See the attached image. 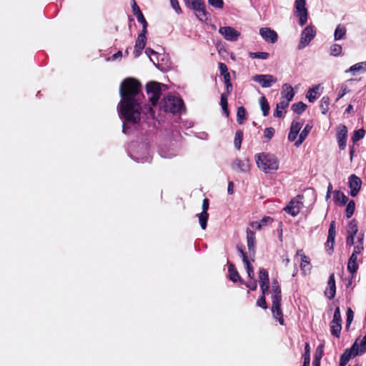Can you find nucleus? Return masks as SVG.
Listing matches in <instances>:
<instances>
[{"label": "nucleus", "mask_w": 366, "mask_h": 366, "mask_svg": "<svg viewBox=\"0 0 366 366\" xmlns=\"http://www.w3.org/2000/svg\"><path fill=\"white\" fill-rule=\"evenodd\" d=\"M257 306L262 307L264 310L267 309L268 305L266 301V297L264 296H259L256 302Z\"/></svg>", "instance_id": "53"}, {"label": "nucleus", "mask_w": 366, "mask_h": 366, "mask_svg": "<svg viewBox=\"0 0 366 366\" xmlns=\"http://www.w3.org/2000/svg\"><path fill=\"white\" fill-rule=\"evenodd\" d=\"M336 294V285H335V274H330L328 282L327 287L325 291V296L327 297L329 300H332L335 297Z\"/></svg>", "instance_id": "19"}, {"label": "nucleus", "mask_w": 366, "mask_h": 366, "mask_svg": "<svg viewBox=\"0 0 366 366\" xmlns=\"http://www.w3.org/2000/svg\"><path fill=\"white\" fill-rule=\"evenodd\" d=\"M342 322V321L332 320L330 323L331 335L337 338L340 337Z\"/></svg>", "instance_id": "26"}, {"label": "nucleus", "mask_w": 366, "mask_h": 366, "mask_svg": "<svg viewBox=\"0 0 366 366\" xmlns=\"http://www.w3.org/2000/svg\"><path fill=\"white\" fill-rule=\"evenodd\" d=\"M164 84L157 81H149L146 85L149 100L152 106H156L162 95V86Z\"/></svg>", "instance_id": "5"}, {"label": "nucleus", "mask_w": 366, "mask_h": 366, "mask_svg": "<svg viewBox=\"0 0 366 366\" xmlns=\"http://www.w3.org/2000/svg\"><path fill=\"white\" fill-rule=\"evenodd\" d=\"M245 285L247 288L252 291L256 290L257 287V283L254 278L250 279L249 281L245 283Z\"/></svg>", "instance_id": "57"}, {"label": "nucleus", "mask_w": 366, "mask_h": 366, "mask_svg": "<svg viewBox=\"0 0 366 366\" xmlns=\"http://www.w3.org/2000/svg\"><path fill=\"white\" fill-rule=\"evenodd\" d=\"M219 31L227 41H237L240 36V33L231 26L220 27Z\"/></svg>", "instance_id": "16"}, {"label": "nucleus", "mask_w": 366, "mask_h": 366, "mask_svg": "<svg viewBox=\"0 0 366 366\" xmlns=\"http://www.w3.org/2000/svg\"><path fill=\"white\" fill-rule=\"evenodd\" d=\"M259 222L261 223V226L263 228L264 227H266L267 225L271 224L273 222V219L270 217H264Z\"/></svg>", "instance_id": "61"}, {"label": "nucleus", "mask_w": 366, "mask_h": 366, "mask_svg": "<svg viewBox=\"0 0 366 366\" xmlns=\"http://www.w3.org/2000/svg\"><path fill=\"white\" fill-rule=\"evenodd\" d=\"M132 8L133 14L137 17V21L142 24V29H147V21L145 19L141 9H139L135 0H132Z\"/></svg>", "instance_id": "20"}, {"label": "nucleus", "mask_w": 366, "mask_h": 366, "mask_svg": "<svg viewBox=\"0 0 366 366\" xmlns=\"http://www.w3.org/2000/svg\"><path fill=\"white\" fill-rule=\"evenodd\" d=\"M330 98L327 96H324L320 102V109L322 114H326L329 109Z\"/></svg>", "instance_id": "41"}, {"label": "nucleus", "mask_w": 366, "mask_h": 366, "mask_svg": "<svg viewBox=\"0 0 366 366\" xmlns=\"http://www.w3.org/2000/svg\"><path fill=\"white\" fill-rule=\"evenodd\" d=\"M332 320L342 321L341 312H340V309L339 307H336L335 312H334L333 318Z\"/></svg>", "instance_id": "63"}, {"label": "nucleus", "mask_w": 366, "mask_h": 366, "mask_svg": "<svg viewBox=\"0 0 366 366\" xmlns=\"http://www.w3.org/2000/svg\"><path fill=\"white\" fill-rule=\"evenodd\" d=\"M247 111L244 107H239L237 111V122L242 124L246 119Z\"/></svg>", "instance_id": "37"}, {"label": "nucleus", "mask_w": 366, "mask_h": 366, "mask_svg": "<svg viewBox=\"0 0 366 366\" xmlns=\"http://www.w3.org/2000/svg\"><path fill=\"white\" fill-rule=\"evenodd\" d=\"M297 256H300L301 258V263H300V268L302 271H305L307 269H310V268H307L308 265L310 264V258L305 255V254L303 252L302 249H298L297 251Z\"/></svg>", "instance_id": "29"}, {"label": "nucleus", "mask_w": 366, "mask_h": 366, "mask_svg": "<svg viewBox=\"0 0 366 366\" xmlns=\"http://www.w3.org/2000/svg\"><path fill=\"white\" fill-rule=\"evenodd\" d=\"M335 236V222L332 221L330 224L327 239L325 243V249L328 252L329 254H331L333 252Z\"/></svg>", "instance_id": "14"}, {"label": "nucleus", "mask_w": 366, "mask_h": 366, "mask_svg": "<svg viewBox=\"0 0 366 366\" xmlns=\"http://www.w3.org/2000/svg\"><path fill=\"white\" fill-rule=\"evenodd\" d=\"M274 132L275 130L273 127H267L264 130V137L270 140L273 137Z\"/></svg>", "instance_id": "54"}, {"label": "nucleus", "mask_w": 366, "mask_h": 366, "mask_svg": "<svg viewBox=\"0 0 366 366\" xmlns=\"http://www.w3.org/2000/svg\"><path fill=\"white\" fill-rule=\"evenodd\" d=\"M347 92H349V89L345 84H342L341 89L338 92L337 98L336 101H338L340 99L342 98Z\"/></svg>", "instance_id": "56"}, {"label": "nucleus", "mask_w": 366, "mask_h": 366, "mask_svg": "<svg viewBox=\"0 0 366 366\" xmlns=\"http://www.w3.org/2000/svg\"><path fill=\"white\" fill-rule=\"evenodd\" d=\"M259 282L260 284H269V273L264 268H260L259 271Z\"/></svg>", "instance_id": "36"}, {"label": "nucleus", "mask_w": 366, "mask_h": 366, "mask_svg": "<svg viewBox=\"0 0 366 366\" xmlns=\"http://www.w3.org/2000/svg\"><path fill=\"white\" fill-rule=\"evenodd\" d=\"M359 268V265L357 264V256L355 254H351L349 258L347 269L348 272L352 274V277H353L354 274L357 272Z\"/></svg>", "instance_id": "25"}, {"label": "nucleus", "mask_w": 366, "mask_h": 366, "mask_svg": "<svg viewBox=\"0 0 366 366\" xmlns=\"http://www.w3.org/2000/svg\"><path fill=\"white\" fill-rule=\"evenodd\" d=\"M142 84L134 78L128 77L122 81L119 87L121 101L119 112L126 123L137 124L141 119Z\"/></svg>", "instance_id": "1"}, {"label": "nucleus", "mask_w": 366, "mask_h": 366, "mask_svg": "<svg viewBox=\"0 0 366 366\" xmlns=\"http://www.w3.org/2000/svg\"><path fill=\"white\" fill-rule=\"evenodd\" d=\"M362 185V180L355 174H351L349 177V187L350 189V195L356 197L359 193Z\"/></svg>", "instance_id": "17"}, {"label": "nucleus", "mask_w": 366, "mask_h": 366, "mask_svg": "<svg viewBox=\"0 0 366 366\" xmlns=\"http://www.w3.org/2000/svg\"><path fill=\"white\" fill-rule=\"evenodd\" d=\"M302 199L303 195H297L289 202L284 211L292 217H296L303 207V202L301 201Z\"/></svg>", "instance_id": "7"}, {"label": "nucleus", "mask_w": 366, "mask_h": 366, "mask_svg": "<svg viewBox=\"0 0 366 366\" xmlns=\"http://www.w3.org/2000/svg\"><path fill=\"white\" fill-rule=\"evenodd\" d=\"M304 362H310V346L309 342H306L305 345V352L303 354Z\"/></svg>", "instance_id": "52"}, {"label": "nucleus", "mask_w": 366, "mask_h": 366, "mask_svg": "<svg viewBox=\"0 0 366 366\" xmlns=\"http://www.w3.org/2000/svg\"><path fill=\"white\" fill-rule=\"evenodd\" d=\"M346 329L349 330L350 325L354 319V312L350 307L347 310Z\"/></svg>", "instance_id": "48"}, {"label": "nucleus", "mask_w": 366, "mask_h": 366, "mask_svg": "<svg viewBox=\"0 0 366 366\" xmlns=\"http://www.w3.org/2000/svg\"><path fill=\"white\" fill-rule=\"evenodd\" d=\"M355 202L354 200H350L347 204L345 209V216L347 218H350L355 212Z\"/></svg>", "instance_id": "43"}, {"label": "nucleus", "mask_w": 366, "mask_h": 366, "mask_svg": "<svg viewBox=\"0 0 366 366\" xmlns=\"http://www.w3.org/2000/svg\"><path fill=\"white\" fill-rule=\"evenodd\" d=\"M208 3L217 9H222L224 7L223 0H208Z\"/></svg>", "instance_id": "55"}, {"label": "nucleus", "mask_w": 366, "mask_h": 366, "mask_svg": "<svg viewBox=\"0 0 366 366\" xmlns=\"http://www.w3.org/2000/svg\"><path fill=\"white\" fill-rule=\"evenodd\" d=\"M170 4L177 14H181L182 12L178 0H170Z\"/></svg>", "instance_id": "59"}, {"label": "nucleus", "mask_w": 366, "mask_h": 366, "mask_svg": "<svg viewBox=\"0 0 366 366\" xmlns=\"http://www.w3.org/2000/svg\"><path fill=\"white\" fill-rule=\"evenodd\" d=\"M295 15L299 17L300 26H304L307 21L308 11L306 8V0H295Z\"/></svg>", "instance_id": "8"}, {"label": "nucleus", "mask_w": 366, "mask_h": 366, "mask_svg": "<svg viewBox=\"0 0 366 366\" xmlns=\"http://www.w3.org/2000/svg\"><path fill=\"white\" fill-rule=\"evenodd\" d=\"M244 264H245V267H246L248 277L249 279L254 278V268H253L252 265L251 264L249 260H247V262H244Z\"/></svg>", "instance_id": "50"}, {"label": "nucleus", "mask_w": 366, "mask_h": 366, "mask_svg": "<svg viewBox=\"0 0 366 366\" xmlns=\"http://www.w3.org/2000/svg\"><path fill=\"white\" fill-rule=\"evenodd\" d=\"M243 139V132L241 129L237 130L234 139V147L239 150Z\"/></svg>", "instance_id": "42"}, {"label": "nucleus", "mask_w": 366, "mask_h": 366, "mask_svg": "<svg viewBox=\"0 0 366 366\" xmlns=\"http://www.w3.org/2000/svg\"><path fill=\"white\" fill-rule=\"evenodd\" d=\"M249 56L252 59H267L269 56V54L263 51L249 52Z\"/></svg>", "instance_id": "47"}, {"label": "nucleus", "mask_w": 366, "mask_h": 366, "mask_svg": "<svg viewBox=\"0 0 366 366\" xmlns=\"http://www.w3.org/2000/svg\"><path fill=\"white\" fill-rule=\"evenodd\" d=\"M333 199L335 204H339L340 206H344L347 200V197L340 190H335L333 192Z\"/></svg>", "instance_id": "27"}, {"label": "nucleus", "mask_w": 366, "mask_h": 366, "mask_svg": "<svg viewBox=\"0 0 366 366\" xmlns=\"http://www.w3.org/2000/svg\"><path fill=\"white\" fill-rule=\"evenodd\" d=\"M366 71V61H362L360 63H357L352 66L350 67L346 72H352L353 74L356 73L363 72Z\"/></svg>", "instance_id": "33"}, {"label": "nucleus", "mask_w": 366, "mask_h": 366, "mask_svg": "<svg viewBox=\"0 0 366 366\" xmlns=\"http://www.w3.org/2000/svg\"><path fill=\"white\" fill-rule=\"evenodd\" d=\"M323 347H324L323 345H320L317 347V349L315 350V355H314L313 362H312L313 366H320L321 359L324 354Z\"/></svg>", "instance_id": "31"}, {"label": "nucleus", "mask_w": 366, "mask_h": 366, "mask_svg": "<svg viewBox=\"0 0 366 366\" xmlns=\"http://www.w3.org/2000/svg\"><path fill=\"white\" fill-rule=\"evenodd\" d=\"M237 249L238 252L240 254L243 262H247V260H249L247 253L243 249V246L242 245H237Z\"/></svg>", "instance_id": "58"}, {"label": "nucleus", "mask_w": 366, "mask_h": 366, "mask_svg": "<svg viewBox=\"0 0 366 366\" xmlns=\"http://www.w3.org/2000/svg\"><path fill=\"white\" fill-rule=\"evenodd\" d=\"M365 135V131L363 129H360L358 130H355L352 137V141L353 143H356L361 139H362Z\"/></svg>", "instance_id": "45"}, {"label": "nucleus", "mask_w": 366, "mask_h": 366, "mask_svg": "<svg viewBox=\"0 0 366 366\" xmlns=\"http://www.w3.org/2000/svg\"><path fill=\"white\" fill-rule=\"evenodd\" d=\"M259 104L261 107V109L262 111L263 116L267 117L269 113L270 107L269 105L267 98L264 96L260 97Z\"/></svg>", "instance_id": "35"}, {"label": "nucleus", "mask_w": 366, "mask_h": 366, "mask_svg": "<svg viewBox=\"0 0 366 366\" xmlns=\"http://www.w3.org/2000/svg\"><path fill=\"white\" fill-rule=\"evenodd\" d=\"M346 33V29L343 26H340V25L337 26L335 31V40H340L344 37Z\"/></svg>", "instance_id": "46"}, {"label": "nucleus", "mask_w": 366, "mask_h": 366, "mask_svg": "<svg viewBox=\"0 0 366 366\" xmlns=\"http://www.w3.org/2000/svg\"><path fill=\"white\" fill-rule=\"evenodd\" d=\"M230 94H231V93H227V91H225L224 93H222L221 94V97H220V105H221L223 112L226 115V117H229V115L227 98Z\"/></svg>", "instance_id": "30"}, {"label": "nucleus", "mask_w": 366, "mask_h": 366, "mask_svg": "<svg viewBox=\"0 0 366 366\" xmlns=\"http://www.w3.org/2000/svg\"><path fill=\"white\" fill-rule=\"evenodd\" d=\"M247 233V243L248 250L250 253L254 254L255 252V242H256V237L255 233L252 231L250 229H247L246 231Z\"/></svg>", "instance_id": "24"}, {"label": "nucleus", "mask_w": 366, "mask_h": 366, "mask_svg": "<svg viewBox=\"0 0 366 366\" xmlns=\"http://www.w3.org/2000/svg\"><path fill=\"white\" fill-rule=\"evenodd\" d=\"M302 124L303 123L301 122L293 120L288 134V139L290 142H294L297 139V135L302 127Z\"/></svg>", "instance_id": "21"}, {"label": "nucleus", "mask_w": 366, "mask_h": 366, "mask_svg": "<svg viewBox=\"0 0 366 366\" xmlns=\"http://www.w3.org/2000/svg\"><path fill=\"white\" fill-rule=\"evenodd\" d=\"M307 105L302 102L295 103L292 106V111L297 114H301L303 112L305 111Z\"/></svg>", "instance_id": "40"}, {"label": "nucleus", "mask_w": 366, "mask_h": 366, "mask_svg": "<svg viewBox=\"0 0 366 366\" xmlns=\"http://www.w3.org/2000/svg\"><path fill=\"white\" fill-rule=\"evenodd\" d=\"M363 249H364L363 243L362 242H360V244L357 243V244L354 247V250L352 254L357 256L363 251Z\"/></svg>", "instance_id": "60"}, {"label": "nucleus", "mask_w": 366, "mask_h": 366, "mask_svg": "<svg viewBox=\"0 0 366 366\" xmlns=\"http://www.w3.org/2000/svg\"><path fill=\"white\" fill-rule=\"evenodd\" d=\"M360 353L363 354L366 352V340L365 339H362L360 344Z\"/></svg>", "instance_id": "64"}, {"label": "nucleus", "mask_w": 366, "mask_h": 366, "mask_svg": "<svg viewBox=\"0 0 366 366\" xmlns=\"http://www.w3.org/2000/svg\"><path fill=\"white\" fill-rule=\"evenodd\" d=\"M147 33V29H142V31L138 34L134 46V54L135 57H139L142 54V50L146 46Z\"/></svg>", "instance_id": "11"}, {"label": "nucleus", "mask_w": 366, "mask_h": 366, "mask_svg": "<svg viewBox=\"0 0 366 366\" xmlns=\"http://www.w3.org/2000/svg\"><path fill=\"white\" fill-rule=\"evenodd\" d=\"M218 67L220 72V76H223L224 83L225 84V91H227V93H232V84L231 82V76L228 71L227 66L222 62H219L218 64Z\"/></svg>", "instance_id": "12"}, {"label": "nucleus", "mask_w": 366, "mask_h": 366, "mask_svg": "<svg viewBox=\"0 0 366 366\" xmlns=\"http://www.w3.org/2000/svg\"><path fill=\"white\" fill-rule=\"evenodd\" d=\"M342 50V46L340 44H334L330 46V55L337 56L341 54Z\"/></svg>", "instance_id": "49"}, {"label": "nucleus", "mask_w": 366, "mask_h": 366, "mask_svg": "<svg viewBox=\"0 0 366 366\" xmlns=\"http://www.w3.org/2000/svg\"><path fill=\"white\" fill-rule=\"evenodd\" d=\"M347 128L344 124H340L337 131L336 137L338 146L340 150H344L346 147V142L347 139Z\"/></svg>", "instance_id": "15"}, {"label": "nucleus", "mask_w": 366, "mask_h": 366, "mask_svg": "<svg viewBox=\"0 0 366 366\" xmlns=\"http://www.w3.org/2000/svg\"><path fill=\"white\" fill-rule=\"evenodd\" d=\"M272 290L273 295H272V298L278 297L282 298V290L279 282L277 279H272Z\"/></svg>", "instance_id": "34"}, {"label": "nucleus", "mask_w": 366, "mask_h": 366, "mask_svg": "<svg viewBox=\"0 0 366 366\" xmlns=\"http://www.w3.org/2000/svg\"><path fill=\"white\" fill-rule=\"evenodd\" d=\"M289 106L288 101L282 100L276 106V109L274 111V117L281 118L283 117L282 110L286 109Z\"/></svg>", "instance_id": "32"}, {"label": "nucleus", "mask_w": 366, "mask_h": 366, "mask_svg": "<svg viewBox=\"0 0 366 366\" xmlns=\"http://www.w3.org/2000/svg\"><path fill=\"white\" fill-rule=\"evenodd\" d=\"M281 302H282V298H278V297L277 298V297L272 298V305L271 310H272V313L274 318H275L280 322V324L281 325H284L285 320H284L283 312H282V310L281 308Z\"/></svg>", "instance_id": "10"}, {"label": "nucleus", "mask_w": 366, "mask_h": 366, "mask_svg": "<svg viewBox=\"0 0 366 366\" xmlns=\"http://www.w3.org/2000/svg\"><path fill=\"white\" fill-rule=\"evenodd\" d=\"M259 34L268 43L274 44L278 39L277 33L271 29L270 28L264 27L259 30Z\"/></svg>", "instance_id": "18"}, {"label": "nucleus", "mask_w": 366, "mask_h": 366, "mask_svg": "<svg viewBox=\"0 0 366 366\" xmlns=\"http://www.w3.org/2000/svg\"><path fill=\"white\" fill-rule=\"evenodd\" d=\"M316 27L312 24L307 26L301 34L300 42L298 44V49H302L315 38L316 35Z\"/></svg>", "instance_id": "6"}, {"label": "nucleus", "mask_w": 366, "mask_h": 366, "mask_svg": "<svg viewBox=\"0 0 366 366\" xmlns=\"http://www.w3.org/2000/svg\"><path fill=\"white\" fill-rule=\"evenodd\" d=\"M253 80L258 82L262 87H270L272 84L277 81V79L271 74H257L252 77Z\"/></svg>", "instance_id": "13"}, {"label": "nucleus", "mask_w": 366, "mask_h": 366, "mask_svg": "<svg viewBox=\"0 0 366 366\" xmlns=\"http://www.w3.org/2000/svg\"><path fill=\"white\" fill-rule=\"evenodd\" d=\"M295 96V92L293 90V88L291 85L289 84H284L282 86V90L281 92V97L283 101H288V103L292 100L293 97Z\"/></svg>", "instance_id": "22"}, {"label": "nucleus", "mask_w": 366, "mask_h": 366, "mask_svg": "<svg viewBox=\"0 0 366 366\" xmlns=\"http://www.w3.org/2000/svg\"><path fill=\"white\" fill-rule=\"evenodd\" d=\"M357 232H358L357 222L356 219H353L349 222V224L347 225V233L349 234L356 235Z\"/></svg>", "instance_id": "38"}, {"label": "nucleus", "mask_w": 366, "mask_h": 366, "mask_svg": "<svg viewBox=\"0 0 366 366\" xmlns=\"http://www.w3.org/2000/svg\"><path fill=\"white\" fill-rule=\"evenodd\" d=\"M255 160L257 167L266 173L276 171L279 168V161L274 154H257L255 155Z\"/></svg>", "instance_id": "2"}, {"label": "nucleus", "mask_w": 366, "mask_h": 366, "mask_svg": "<svg viewBox=\"0 0 366 366\" xmlns=\"http://www.w3.org/2000/svg\"><path fill=\"white\" fill-rule=\"evenodd\" d=\"M259 287L262 292V295L260 296L265 297L269 292V284H260Z\"/></svg>", "instance_id": "62"}, {"label": "nucleus", "mask_w": 366, "mask_h": 366, "mask_svg": "<svg viewBox=\"0 0 366 366\" xmlns=\"http://www.w3.org/2000/svg\"><path fill=\"white\" fill-rule=\"evenodd\" d=\"M319 89V86H316L312 89H310L306 94V97L308 99L310 102H313L317 99V92Z\"/></svg>", "instance_id": "39"}, {"label": "nucleus", "mask_w": 366, "mask_h": 366, "mask_svg": "<svg viewBox=\"0 0 366 366\" xmlns=\"http://www.w3.org/2000/svg\"><path fill=\"white\" fill-rule=\"evenodd\" d=\"M359 354L357 340H356L351 347L346 349L340 356V366H345L347 362Z\"/></svg>", "instance_id": "9"}, {"label": "nucleus", "mask_w": 366, "mask_h": 366, "mask_svg": "<svg viewBox=\"0 0 366 366\" xmlns=\"http://www.w3.org/2000/svg\"><path fill=\"white\" fill-rule=\"evenodd\" d=\"M312 126L310 124H307L304 127L303 130L301 132L299 139H297L295 142V145L296 147H300L303 141L307 137L308 134L311 132Z\"/></svg>", "instance_id": "28"}, {"label": "nucleus", "mask_w": 366, "mask_h": 366, "mask_svg": "<svg viewBox=\"0 0 366 366\" xmlns=\"http://www.w3.org/2000/svg\"><path fill=\"white\" fill-rule=\"evenodd\" d=\"M184 107V102L181 98L174 96L164 97L161 103V108L166 112L176 114L180 112Z\"/></svg>", "instance_id": "4"}, {"label": "nucleus", "mask_w": 366, "mask_h": 366, "mask_svg": "<svg viewBox=\"0 0 366 366\" xmlns=\"http://www.w3.org/2000/svg\"><path fill=\"white\" fill-rule=\"evenodd\" d=\"M185 6L194 11L196 17L202 22L209 19L210 14L207 12L204 0H183Z\"/></svg>", "instance_id": "3"}, {"label": "nucleus", "mask_w": 366, "mask_h": 366, "mask_svg": "<svg viewBox=\"0 0 366 366\" xmlns=\"http://www.w3.org/2000/svg\"><path fill=\"white\" fill-rule=\"evenodd\" d=\"M199 222L202 229H205L207 226V221L209 219L208 212H201L198 214Z\"/></svg>", "instance_id": "44"}, {"label": "nucleus", "mask_w": 366, "mask_h": 366, "mask_svg": "<svg viewBox=\"0 0 366 366\" xmlns=\"http://www.w3.org/2000/svg\"><path fill=\"white\" fill-rule=\"evenodd\" d=\"M228 272H229V278L233 282H240L243 283V280L240 277L239 272H237L235 265L233 263H231L228 261Z\"/></svg>", "instance_id": "23"}, {"label": "nucleus", "mask_w": 366, "mask_h": 366, "mask_svg": "<svg viewBox=\"0 0 366 366\" xmlns=\"http://www.w3.org/2000/svg\"><path fill=\"white\" fill-rule=\"evenodd\" d=\"M244 166L242 161L239 159H235L233 162V169L240 172H244L246 170Z\"/></svg>", "instance_id": "51"}]
</instances>
